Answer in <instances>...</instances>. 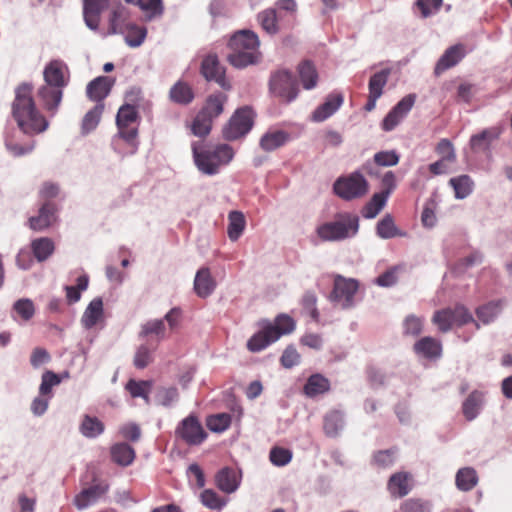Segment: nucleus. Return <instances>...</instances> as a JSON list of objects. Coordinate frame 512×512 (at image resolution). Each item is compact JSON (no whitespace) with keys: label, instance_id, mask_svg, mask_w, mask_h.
Returning a JSON list of instances; mask_svg holds the SVG:
<instances>
[{"label":"nucleus","instance_id":"nucleus-26","mask_svg":"<svg viewBox=\"0 0 512 512\" xmlns=\"http://www.w3.org/2000/svg\"><path fill=\"white\" fill-rule=\"evenodd\" d=\"M140 336L147 338V342L151 344L154 340L155 345L153 346V349H156L157 345L166 337L164 321L161 319L147 321L141 327Z\"/></svg>","mask_w":512,"mask_h":512},{"label":"nucleus","instance_id":"nucleus-60","mask_svg":"<svg viewBox=\"0 0 512 512\" xmlns=\"http://www.w3.org/2000/svg\"><path fill=\"white\" fill-rule=\"evenodd\" d=\"M269 458L275 466L281 467L287 465L291 461L292 453L289 449L274 447L270 451Z\"/></svg>","mask_w":512,"mask_h":512},{"label":"nucleus","instance_id":"nucleus-48","mask_svg":"<svg viewBox=\"0 0 512 512\" xmlns=\"http://www.w3.org/2000/svg\"><path fill=\"white\" fill-rule=\"evenodd\" d=\"M376 233L382 239H390L396 236H401L402 233L396 227L391 215H385L376 226Z\"/></svg>","mask_w":512,"mask_h":512},{"label":"nucleus","instance_id":"nucleus-43","mask_svg":"<svg viewBox=\"0 0 512 512\" xmlns=\"http://www.w3.org/2000/svg\"><path fill=\"white\" fill-rule=\"evenodd\" d=\"M103 110L104 104L98 103L84 115L81 125L83 134L90 133L98 126Z\"/></svg>","mask_w":512,"mask_h":512},{"label":"nucleus","instance_id":"nucleus-51","mask_svg":"<svg viewBox=\"0 0 512 512\" xmlns=\"http://www.w3.org/2000/svg\"><path fill=\"white\" fill-rule=\"evenodd\" d=\"M201 503L211 509L220 511L227 504V499L220 497L214 490L205 489L200 495Z\"/></svg>","mask_w":512,"mask_h":512},{"label":"nucleus","instance_id":"nucleus-58","mask_svg":"<svg viewBox=\"0 0 512 512\" xmlns=\"http://www.w3.org/2000/svg\"><path fill=\"white\" fill-rule=\"evenodd\" d=\"M480 397L476 392L471 393L464 401L462 410L468 421L475 419L480 409Z\"/></svg>","mask_w":512,"mask_h":512},{"label":"nucleus","instance_id":"nucleus-53","mask_svg":"<svg viewBox=\"0 0 512 512\" xmlns=\"http://www.w3.org/2000/svg\"><path fill=\"white\" fill-rule=\"evenodd\" d=\"M401 512H431L432 503L421 498H409L400 505Z\"/></svg>","mask_w":512,"mask_h":512},{"label":"nucleus","instance_id":"nucleus-42","mask_svg":"<svg viewBox=\"0 0 512 512\" xmlns=\"http://www.w3.org/2000/svg\"><path fill=\"white\" fill-rule=\"evenodd\" d=\"M449 183L453 187L457 199L468 197L474 188V183L468 175L451 178Z\"/></svg>","mask_w":512,"mask_h":512},{"label":"nucleus","instance_id":"nucleus-59","mask_svg":"<svg viewBox=\"0 0 512 512\" xmlns=\"http://www.w3.org/2000/svg\"><path fill=\"white\" fill-rule=\"evenodd\" d=\"M13 309L24 321H29L35 314L34 304L32 300L27 298L16 301Z\"/></svg>","mask_w":512,"mask_h":512},{"label":"nucleus","instance_id":"nucleus-12","mask_svg":"<svg viewBox=\"0 0 512 512\" xmlns=\"http://www.w3.org/2000/svg\"><path fill=\"white\" fill-rule=\"evenodd\" d=\"M108 490V483L95 480L91 486L83 488L80 493L75 496L74 504L79 510L86 509L95 504Z\"/></svg>","mask_w":512,"mask_h":512},{"label":"nucleus","instance_id":"nucleus-64","mask_svg":"<svg viewBox=\"0 0 512 512\" xmlns=\"http://www.w3.org/2000/svg\"><path fill=\"white\" fill-rule=\"evenodd\" d=\"M156 397L160 405L168 407L178 400L179 394L177 388L168 387L159 389Z\"/></svg>","mask_w":512,"mask_h":512},{"label":"nucleus","instance_id":"nucleus-9","mask_svg":"<svg viewBox=\"0 0 512 512\" xmlns=\"http://www.w3.org/2000/svg\"><path fill=\"white\" fill-rule=\"evenodd\" d=\"M358 290V282L337 275L334 279V287L330 299L341 308H349L354 304V297Z\"/></svg>","mask_w":512,"mask_h":512},{"label":"nucleus","instance_id":"nucleus-32","mask_svg":"<svg viewBox=\"0 0 512 512\" xmlns=\"http://www.w3.org/2000/svg\"><path fill=\"white\" fill-rule=\"evenodd\" d=\"M119 34L124 36L125 43L131 48H137L143 44L147 36V29L134 22L124 28Z\"/></svg>","mask_w":512,"mask_h":512},{"label":"nucleus","instance_id":"nucleus-6","mask_svg":"<svg viewBox=\"0 0 512 512\" xmlns=\"http://www.w3.org/2000/svg\"><path fill=\"white\" fill-rule=\"evenodd\" d=\"M254 113L249 107L235 111L229 122L223 127L222 133L227 140H236L245 136L252 128Z\"/></svg>","mask_w":512,"mask_h":512},{"label":"nucleus","instance_id":"nucleus-31","mask_svg":"<svg viewBox=\"0 0 512 512\" xmlns=\"http://www.w3.org/2000/svg\"><path fill=\"white\" fill-rule=\"evenodd\" d=\"M169 97L174 103L188 105L194 99V91L188 83L180 80L171 87Z\"/></svg>","mask_w":512,"mask_h":512},{"label":"nucleus","instance_id":"nucleus-55","mask_svg":"<svg viewBox=\"0 0 512 512\" xmlns=\"http://www.w3.org/2000/svg\"><path fill=\"white\" fill-rule=\"evenodd\" d=\"M502 308L501 302H489L483 306H480L476 310L477 317L484 324H488L495 319L500 313Z\"/></svg>","mask_w":512,"mask_h":512},{"label":"nucleus","instance_id":"nucleus-22","mask_svg":"<svg viewBox=\"0 0 512 512\" xmlns=\"http://www.w3.org/2000/svg\"><path fill=\"white\" fill-rule=\"evenodd\" d=\"M109 0H84V21L91 30H97L102 11L108 6Z\"/></svg>","mask_w":512,"mask_h":512},{"label":"nucleus","instance_id":"nucleus-39","mask_svg":"<svg viewBox=\"0 0 512 512\" xmlns=\"http://www.w3.org/2000/svg\"><path fill=\"white\" fill-rule=\"evenodd\" d=\"M301 83L306 90L313 89L317 85L318 73L310 61H304L298 68Z\"/></svg>","mask_w":512,"mask_h":512},{"label":"nucleus","instance_id":"nucleus-23","mask_svg":"<svg viewBox=\"0 0 512 512\" xmlns=\"http://www.w3.org/2000/svg\"><path fill=\"white\" fill-rule=\"evenodd\" d=\"M194 160H232L234 149L229 144H218L204 151L205 155L199 152V148L194 145Z\"/></svg>","mask_w":512,"mask_h":512},{"label":"nucleus","instance_id":"nucleus-52","mask_svg":"<svg viewBox=\"0 0 512 512\" xmlns=\"http://www.w3.org/2000/svg\"><path fill=\"white\" fill-rule=\"evenodd\" d=\"M231 416L228 413L211 415L206 419V425L212 432L221 433L231 425Z\"/></svg>","mask_w":512,"mask_h":512},{"label":"nucleus","instance_id":"nucleus-36","mask_svg":"<svg viewBox=\"0 0 512 512\" xmlns=\"http://www.w3.org/2000/svg\"><path fill=\"white\" fill-rule=\"evenodd\" d=\"M54 88V85H48L45 83L38 90V97L43 102L45 108L48 110L57 109L62 100L64 88H59V98L54 95V93L57 92Z\"/></svg>","mask_w":512,"mask_h":512},{"label":"nucleus","instance_id":"nucleus-62","mask_svg":"<svg viewBox=\"0 0 512 512\" xmlns=\"http://www.w3.org/2000/svg\"><path fill=\"white\" fill-rule=\"evenodd\" d=\"M153 347L150 349L146 345H141L134 356V365L138 369H144L152 361Z\"/></svg>","mask_w":512,"mask_h":512},{"label":"nucleus","instance_id":"nucleus-4","mask_svg":"<svg viewBox=\"0 0 512 512\" xmlns=\"http://www.w3.org/2000/svg\"><path fill=\"white\" fill-rule=\"evenodd\" d=\"M137 119V110L134 106L126 104L120 107L116 124L118 134L114 138V143L118 144L123 141L128 146V153H134L138 147L137 134L138 130L135 125Z\"/></svg>","mask_w":512,"mask_h":512},{"label":"nucleus","instance_id":"nucleus-33","mask_svg":"<svg viewBox=\"0 0 512 512\" xmlns=\"http://www.w3.org/2000/svg\"><path fill=\"white\" fill-rule=\"evenodd\" d=\"M111 458L120 466H129L135 459V450L127 443H117L111 447Z\"/></svg>","mask_w":512,"mask_h":512},{"label":"nucleus","instance_id":"nucleus-10","mask_svg":"<svg viewBox=\"0 0 512 512\" xmlns=\"http://www.w3.org/2000/svg\"><path fill=\"white\" fill-rule=\"evenodd\" d=\"M270 91L275 97L287 103L296 99L298 94L297 85L291 73L287 71H279L272 75Z\"/></svg>","mask_w":512,"mask_h":512},{"label":"nucleus","instance_id":"nucleus-29","mask_svg":"<svg viewBox=\"0 0 512 512\" xmlns=\"http://www.w3.org/2000/svg\"><path fill=\"white\" fill-rule=\"evenodd\" d=\"M414 351L424 358H439L442 353V345L433 337H423L414 344Z\"/></svg>","mask_w":512,"mask_h":512},{"label":"nucleus","instance_id":"nucleus-5","mask_svg":"<svg viewBox=\"0 0 512 512\" xmlns=\"http://www.w3.org/2000/svg\"><path fill=\"white\" fill-rule=\"evenodd\" d=\"M432 321L443 333L448 332L453 326H463L468 323H473L475 328L479 329V324L464 306L438 310L434 313Z\"/></svg>","mask_w":512,"mask_h":512},{"label":"nucleus","instance_id":"nucleus-17","mask_svg":"<svg viewBox=\"0 0 512 512\" xmlns=\"http://www.w3.org/2000/svg\"><path fill=\"white\" fill-rule=\"evenodd\" d=\"M278 339L279 334H276V332L263 321L262 329L250 337L247 342V348L251 352H260Z\"/></svg>","mask_w":512,"mask_h":512},{"label":"nucleus","instance_id":"nucleus-24","mask_svg":"<svg viewBox=\"0 0 512 512\" xmlns=\"http://www.w3.org/2000/svg\"><path fill=\"white\" fill-rule=\"evenodd\" d=\"M216 288V281L212 277L209 268H200L194 279V291L200 298L210 296Z\"/></svg>","mask_w":512,"mask_h":512},{"label":"nucleus","instance_id":"nucleus-61","mask_svg":"<svg viewBox=\"0 0 512 512\" xmlns=\"http://www.w3.org/2000/svg\"><path fill=\"white\" fill-rule=\"evenodd\" d=\"M439 160H454L456 157L452 142L446 138L441 139L435 148Z\"/></svg>","mask_w":512,"mask_h":512},{"label":"nucleus","instance_id":"nucleus-35","mask_svg":"<svg viewBox=\"0 0 512 512\" xmlns=\"http://www.w3.org/2000/svg\"><path fill=\"white\" fill-rule=\"evenodd\" d=\"M455 483L459 490L470 491L478 483V475L474 468L464 467L458 470L455 477Z\"/></svg>","mask_w":512,"mask_h":512},{"label":"nucleus","instance_id":"nucleus-19","mask_svg":"<svg viewBox=\"0 0 512 512\" xmlns=\"http://www.w3.org/2000/svg\"><path fill=\"white\" fill-rule=\"evenodd\" d=\"M412 486V476L407 472L394 473L387 482V490L395 498H402L409 494Z\"/></svg>","mask_w":512,"mask_h":512},{"label":"nucleus","instance_id":"nucleus-54","mask_svg":"<svg viewBox=\"0 0 512 512\" xmlns=\"http://www.w3.org/2000/svg\"><path fill=\"white\" fill-rule=\"evenodd\" d=\"M258 21L268 34H275L278 32L277 17L275 9H266L258 14Z\"/></svg>","mask_w":512,"mask_h":512},{"label":"nucleus","instance_id":"nucleus-18","mask_svg":"<svg viewBox=\"0 0 512 512\" xmlns=\"http://www.w3.org/2000/svg\"><path fill=\"white\" fill-rule=\"evenodd\" d=\"M466 55V49L462 44H456L445 50L443 55L439 58L435 66V74L439 75L442 72L457 65Z\"/></svg>","mask_w":512,"mask_h":512},{"label":"nucleus","instance_id":"nucleus-1","mask_svg":"<svg viewBox=\"0 0 512 512\" xmlns=\"http://www.w3.org/2000/svg\"><path fill=\"white\" fill-rule=\"evenodd\" d=\"M12 114L20 130L27 135L41 133L48 127L47 120L35 107L30 84L23 83L17 87Z\"/></svg>","mask_w":512,"mask_h":512},{"label":"nucleus","instance_id":"nucleus-41","mask_svg":"<svg viewBox=\"0 0 512 512\" xmlns=\"http://www.w3.org/2000/svg\"><path fill=\"white\" fill-rule=\"evenodd\" d=\"M80 432L87 438H96L104 432V424L97 417L85 415L80 425Z\"/></svg>","mask_w":512,"mask_h":512},{"label":"nucleus","instance_id":"nucleus-63","mask_svg":"<svg viewBox=\"0 0 512 512\" xmlns=\"http://www.w3.org/2000/svg\"><path fill=\"white\" fill-rule=\"evenodd\" d=\"M422 327V319L414 315L407 316L403 323L404 334L409 336H418L422 331Z\"/></svg>","mask_w":512,"mask_h":512},{"label":"nucleus","instance_id":"nucleus-25","mask_svg":"<svg viewBox=\"0 0 512 512\" xmlns=\"http://www.w3.org/2000/svg\"><path fill=\"white\" fill-rule=\"evenodd\" d=\"M104 319L103 301L101 298H94L86 307L81 324L85 329H91Z\"/></svg>","mask_w":512,"mask_h":512},{"label":"nucleus","instance_id":"nucleus-21","mask_svg":"<svg viewBox=\"0 0 512 512\" xmlns=\"http://www.w3.org/2000/svg\"><path fill=\"white\" fill-rule=\"evenodd\" d=\"M130 16V10L127 7H125L121 3L114 5L109 15L108 34L112 35L123 32L124 28H126L129 24L132 23L130 21Z\"/></svg>","mask_w":512,"mask_h":512},{"label":"nucleus","instance_id":"nucleus-50","mask_svg":"<svg viewBox=\"0 0 512 512\" xmlns=\"http://www.w3.org/2000/svg\"><path fill=\"white\" fill-rule=\"evenodd\" d=\"M390 73L391 70L387 68L372 75L368 85L369 93L381 97L383 94V88L387 84Z\"/></svg>","mask_w":512,"mask_h":512},{"label":"nucleus","instance_id":"nucleus-27","mask_svg":"<svg viewBox=\"0 0 512 512\" xmlns=\"http://www.w3.org/2000/svg\"><path fill=\"white\" fill-rule=\"evenodd\" d=\"M217 487L225 493L235 492L240 485V475L232 468L221 469L215 477Z\"/></svg>","mask_w":512,"mask_h":512},{"label":"nucleus","instance_id":"nucleus-11","mask_svg":"<svg viewBox=\"0 0 512 512\" xmlns=\"http://www.w3.org/2000/svg\"><path fill=\"white\" fill-rule=\"evenodd\" d=\"M44 81L48 85H54L57 91L54 93L59 98V88L67 86L69 81V71L66 64L60 60H52L43 71Z\"/></svg>","mask_w":512,"mask_h":512},{"label":"nucleus","instance_id":"nucleus-34","mask_svg":"<svg viewBox=\"0 0 512 512\" xmlns=\"http://www.w3.org/2000/svg\"><path fill=\"white\" fill-rule=\"evenodd\" d=\"M152 385V381L130 379L126 383L125 389L129 392L132 398L140 397L145 401L146 404H149V394L152 390Z\"/></svg>","mask_w":512,"mask_h":512},{"label":"nucleus","instance_id":"nucleus-7","mask_svg":"<svg viewBox=\"0 0 512 512\" xmlns=\"http://www.w3.org/2000/svg\"><path fill=\"white\" fill-rule=\"evenodd\" d=\"M335 193L345 199L352 200L364 196L368 191L366 179L359 173H352L339 178L334 184Z\"/></svg>","mask_w":512,"mask_h":512},{"label":"nucleus","instance_id":"nucleus-14","mask_svg":"<svg viewBox=\"0 0 512 512\" xmlns=\"http://www.w3.org/2000/svg\"><path fill=\"white\" fill-rule=\"evenodd\" d=\"M343 102L344 96L342 93H330L325 98V101L311 113L310 120L315 123H321L327 120L340 109Z\"/></svg>","mask_w":512,"mask_h":512},{"label":"nucleus","instance_id":"nucleus-44","mask_svg":"<svg viewBox=\"0 0 512 512\" xmlns=\"http://www.w3.org/2000/svg\"><path fill=\"white\" fill-rule=\"evenodd\" d=\"M31 248L35 258L40 262L49 258L55 249L53 241L47 237L32 241Z\"/></svg>","mask_w":512,"mask_h":512},{"label":"nucleus","instance_id":"nucleus-56","mask_svg":"<svg viewBox=\"0 0 512 512\" xmlns=\"http://www.w3.org/2000/svg\"><path fill=\"white\" fill-rule=\"evenodd\" d=\"M61 383V379L59 375L54 373L53 371H45L41 377V384L39 387V394L41 396H51L52 397V388Z\"/></svg>","mask_w":512,"mask_h":512},{"label":"nucleus","instance_id":"nucleus-20","mask_svg":"<svg viewBox=\"0 0 512 512\" xmlns=\"http://www.w3.org/2000/svg\"><path fill=\"white\" fill-rule=\"evenodd\" d=\"M57 221L56 208L50 203L46 202L39 209L37 216L29 218V227L35 231H42L49 228Z\"/></svg>","mask_w":512,"mask_h":512},{"label":"nucleus","instance_id":"nucleus-38","mask_svg":"<svg viewBox=\"0 0 512 512\" xmlns=\"http://www.w3.org/2000/svg\"><path fill=\"white\" fill-rule=\"evenodd\" d=\"M226 101L227 96L225 94H213L208 97L206 104L201 111L214 120L223 112Z\"/></svg>","mask_w":512,"mask_h":512},{"label":"nucleus","instance_id":"nucleus-47","mask_svg":"<svg viewBox=\"0 0 512 512\" xmlns=\"http://www.w3.org/2000/svg\"><path fill=\"white\" fill-rule=\"evenodd\" d=\"M288 140V134L283 131L268 132L262 136L260 146L265 151H272L282 146Z\"/></svg>","mask_w":512,"mask_h":512},{"label":"nucleus","instance_id":"nucleus-8","mask_svg":"<svg viewBox=\"0 0 512 512\" xmlns=\"http://www.w3.org/2000/svg\"><path fill=\"white\" fill-rule=\"evenodd\" d=\"M175 434L179 439L190 446L201 445L207 438V433L201 422L193 414L184 418L178 424Z\"/></svg>","mask_w":512,"mask_h":512},{"label":"nucleus","instance_id":"nucleus-40","mask_svg":"<svg viewBox=\"0 0 512 512\" xmlns=\"http://www.w3.org/2000/svg\"><path fill=\"white\" fill-rule=\"evenodd\" d=\"M388 200L387 192L375 193L370 201L365 205L362 215L364 218H375L386 205Z\"/></svg>","mask_w":512,"mask_h":512},{"label":"nucleus","instance_id":"nucleus-16","mask_svg":"<svg viewBox=\"0 0 512 512\" xmlns=\"http://www.w3.org/2000/svg\"><path fill=\"white\" fill-rule=\"evenodd\" d=\"M502 132L503 127L497 125L472 135L469 142L471 149L475 152L487 151L492 143L500 137Z\"/></svg>","mask_w":512,"mask_h":512},{"label":"nucleus","instance_id":"nucleus-13","mask_svg":"<svg viewBox=\"0 0 512 512\" xmlns=\"http://www.w3.org/2000/svg\"><path fill=\"white\" fill-rule=\"evenodd\" d=\"M415 103V96L409 94L403 97L386 115L382 122L385 131L393 130L409 113Z\"/></svg>","mask_w":512,"mask_h":512},{"label":"nucleus","instance_id":"nucleus-57","mask_svg":"<svg viewBox=\"0 0 512 512\" xmlns=\"http://www.w3.org/2000/svg\"><path fill=\"white\" fill-rule=\"evenodd\" d=\"M212 121L213 119L200 111L192 123L193 134L200 137L209 134L212 128Z\"/></svg>","mask_w":512,"mask_h":512},{"label":"nucleus","instance_id":"nucleus-15","mask_svg":"<svg viewBox=\"0 0 512 512\" xmlns=\"http://www.w3.org/2000/svg\"><path fill=\"white\" fill-rule=\"evenodd\" d=\"M201 73L206 80L215 81L223 89H230V84L225 78V70L216 55L209 54L203 59Z\"/></svg>","mask_w":512,"mask_h":512},{"label":"nucleus","instance_id":"nucleus-2","mask_svg":"<svg viewBox=\"0 0 512 512\" xmlns=\"http://www.w3.org/2000/svg\"><path fill=\"white\" fill-rule=\"evenodd\" d=\"M259 39L258 36L250 30H242L235 33L229 46L232 53L228 56V61L236 68H244L254 64L259 58Z\"/></svg>","mask_w":512,"mask_h":512},{"label":"nucleus","instance_id":"nucleus-49","mask_svg":"<svg viewBox=\"0 0 512 512\" xmlns=\"http://www.w3.org/2000/svg\"><path fill=\"white\" fill-rule=\"evenodd\" d=\"M137 7L144 13L147 21L160 18L164 13L162 0H141Z\"/></svg>","mask_w":512,"mask_h":512},{"label":"nucleus","instance_id":"nucleus-3","mask_svg":"<svg viewBox=\"0 0 512 512\" xmlns=\"http://www.w3.org/2000/svg\"><path fill=\"white\" fill-rule=\"evenodd\" d=\"M358 230V216L349 212H342L337 213L332 221L319 225L316 233L322 241L336 242L354 237Z\"/></svg>","mask_w":512,"mask_h":512},{"label":"nucleus","instance_id":"nucleus-37","mask_svg":"<svg viewBox=\"0 0 512 512\" xmlns=\"http://www.w3.org/2000/svg\"><path fill=\"white\" fill-rule=\"evenodd\" d=\"M246 226L245 217L240 211H231L228 215L227 234L231 241H237Z\"/></svg>","mask_w":512,"mask_h":512},{"label":"nucleus","instance_id":"nucleus-45","mask_svg":"<svg viewBox=\"0 0 512 512\" xmlns=\"http://www.w3.org/2000/svg\"><path fill=\"white\" fill-rule=\"evenodd\" d=\"M344 427V416L340 411H332L324 418V431L327 436H337Z\"/></svg>","mask_w":512,"mask_h":512},{"label":"nucleus","instance_id":"nucleus-46","mask_svg":"<svg viewBox=\"0 0 512 512\" xmlns=\"http://www.w3.org/2000/svg\"><path fill=\"white\" fill-rule=\"evenodd\" d=\"M267 326H270L272 330L279 334V338L282 335L290 334L295 330L296 323L292 317L287 314L278 315L274 322L265 321Z\"/></svg>","mask_w":512,"mask_h":512},{"label":"nucleus","instance_id":"nucleus-28","mask_svg":"<svg viewBox=\"0 0 512 512\" xmlns=\"http://www.w3.org/2000/svg\"><path fill=\"white\" fill-rule=\"evenodd\" d=\"M113 81L106 76H99L92 80L86 89L87 96L101 103V101L109 94Z\"/></svg>","mask_w":512,"mask_h":512},{"label":"nucleus","instance_id":"nucleus-30","mask_svg":"<svg viewBox=\"0 0 512 512\" xmlns=\"http://www.w3.org/2000/svg\"><path fill=\"white\" fill-rule=\"evenodd\" d=\"M330 390V381L322 374H312L303 388L304 394L309 398L325 394Z\"/></svg>","mask_w":512,"mask_h":512}]
</instances>
